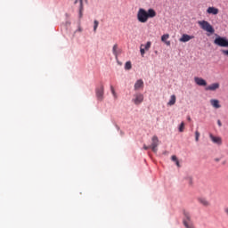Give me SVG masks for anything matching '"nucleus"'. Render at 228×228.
I'll list each match as a JSON object with an SVG mask.
<instances>
[{
	"label": "nucleus",
	"instance_id": "nucleus-1",
	"mask_svg": "<svg viewBox=\"0 0 228 228\" xmlns=\"http://www.w3.org/2000/svg\"><path fill=\"white\" fill-rule=\"evenodd\" d=\"M157 13L154 9H149L145 11L143 8H140L137 12V20H139L142 24H145L149 19H154Z\"/></svg>",
	"mask_w": 228,
	"mask_h": 228
},
{
	"label": "nucleus",
	"instance_id": "nucleus-2",
	"mask_svg": "<svg viewBox=\"0 0 228 228\" xmlns=\"http://www.w3.org/2000/svg\"><path fill=\"white\" fill-rule=\"evenodd\" d=\"M198 24L200 28L203 29V31H207V33H210V35H213V33H215V28L212 27L209 21L200 20L198 21Z\"/></svg>",
	"mask_w": 228,
	"mask_h": 228
},
{
	"label": "nucleus",
	"instance_id": "nucleus-3",
	"mask_svg": "<svg viewBox=\"0 0 228 228\" xmlns=\"http://www.w3.org/2000/svg\"><path fill=\"white\" fill-rule=\"evenodd\" d=\"M183 225L186 228H195L193 223L191 222V216H190V213L188 212L184 213Z\"/></svg>",
	"mask_w": 228,
	"mask_h": 228
},
{
	"label": "nucleus",
	"instance_id": "nucleus-4",
	"mask_svg": "<svg viewBox=\"0 0 228 228\" xmlns=\"http://www.w3.org/2000/svg\"><path fill=\"white\" fill-rule=\"evenodd\" d=\"M214 44L219 47H228V40L225 37H217L214 40Z\"/></svg>",
	"mask_w": 228,
	"mask_h": 228
},
{
	"label": "nucleus",
	"instance_id": "nucleus-5",
	"mask_svg": "<svg viewBox=\"0 0 228 228\" xmlns=\"http://www.w3.org/2000/svg\"><path fill=\"white\" fill-rule=\"evenodd\" d=\"M133 102L138 106L143 102V94L142 93H137L134 94Z\"/></svg>",
	"mask_w": 228,
	"mask_h": 228
},
{
	"label": "nucleus",
	"instance_id": "nucleus-6",
	"mask_svg": "<svg viewBox=\"0 0 228 228\" xmlns=\"http://www.w3.org/2000/svg\"><path fill=\"white\" fill-rule=\"evenodd\" d=\"M151 145L150 146V148L151 149V151L153 152H158V146L159 145V139H158V136L154 135L151 138Z\"/></svg>",
	"mask_w": 228,
	"mask_h": 228
},
{
	"label": "nucleus",
	"instance_id": "nucleus-7",
	"mask_svg": "<svg viewBox=\"0 0 228 228\" xmlns=\"http://www.w3.org/2000/svg\"><path fill=\"white\" fill-rule=\"evenodd\" d=\"M95 93L98 101H102L104 97V86H100V87H97Z\"/></svg>",
	"mask_w": 228,
	"mask_h": 228
},
{
	"label": "nucleus",
	"instance_id": "nucleus-8",
	"mask_svg": "<svg viewBox=\"0 0 228 228\" xmlns=\"http://www.w3.org/2000/svg\"><path fill=\"white\" fill-rule=\"evenodd\" d=\"M218 88H220V83L216 82V83H213L209 86H208L205 90L207 92H216V90H218Z\"/></svg>",
	"mask_w": 228,
	"mask_h": 228
},
{
	"label": "nucleus",
	"instance_id": "nucleus-9",
	"mask_svg": "<svg viewBox=\"0 0 228 228\" xmlns=\"http://www.w3.org/2000/svg\"><path fill=\"white\" fill-rule=\"evenodd\" d=\"M194 83H196L198 86H208V82L202 77H195Z\"/></svg>",
	"mask_w": 228,
	"mask_h": 228
},
{
	"label": "nucleus",
	"instance_id": "nucleus-10",
	"mask_svg": "<svg viewBox=\"0 0 228 228\" xmlns=\"http://www.w3.org/2000/svg\"><path fill=\"white\" fill-rule=\"evenodd\" d=\"M209 138L211 142H213V143H216V145H222L223 143L222 137L220 136H215L212 134H210Z\"/></svg>",
	"mask_w": 228,
	"mask_h": 228
},
{
	"label": "nucleus",
	"instance_id": "nucleus-11",
	"mask_svg": "<svg viewBox=\"0 0 228 228\" xmlns=\"http://www.w3.org/2000/svg\"><path fill=\"white\" fill-rule=\"evenodd\" d=\"M219 12L220 11L216 7H208L207 10V13L209 15H218Z\"/></svg>",
	"mask_w": 228,
	"mask_h": 228
},
{
	"label": "nucleus",
	"instance_id": "nucleus-12",
	"mask_svg": "<svg viewBox=\"0 0 228 228\" xmlns=\"http://www.w3.org/2000/svg\"><path fill=\"white\" fill-rule=\"evenodd\" d=\"M194 37L193 36H190V35H187V34H183L182 36V37L179 39L180 42H183V43H186V42H190V40H193Z\"/></svg>",
	"mask_w": 228,
	"mask_h": 228
},
{
	"label": "nucleus",
	"instance_id": "nucleus-13",
	"mask_svg": "<svg viewBox=\"0 0 228 228\" xmlns=\"http://www.w3.org/2000/svg\"><path fill=\"white\" fill-rule=\"evenodd\" d=\"M210 104L216 110H218V109L222 108V105H220V101H218L216 99L210 100Z\"/></svg>",
	"mask_w": 228,
	"mask_h": 228
},
{
	"label": "nucleus",
	"instance_id": "nucleus-14",
	"mask_svg": "<svg viewBox=\"0 0 228 228\" xmlns=\"http://www.w3.org/2000/svg\"><path fill=\"white\" fill-rule=\"evenodd\" d=\"M198 202L201 204V206H204L205 208H208L210 206L209 201L206 198H198Z\"/></svg>",
	"mask_w": 228,
	"mask_h": 228
},
{
	"label": "nucleus",
	"instance_id": "nucleus-15",
	"mask_svg": "<svg viewBox=\"0 0 228 228\" xmlns=\"http://www.w3.org/2000/svg\"><path fill=\"white\" fill-rule=\"evenodd\" d=\"M134 90H140V88H143V80L139 79L135 82L134 86Z\"/></svg>",
	"mask_w": 228,
	"mask_h": 228
},
{
	"label": "nucleus",
	"instance_id": "nucleus-16",
	"mask_svg": "<svg viewBox=\"0 0 228 228\" xmlns=\"http://www.w3.org/2000/svg\"><path fill=\"white\" fill-rule=\"evenodd\" d=\"M168 38H170V35L169 34H164L161 37V42H164V44H166V45H170V41H167V40H168Z\"/></svg>",
	"mask_w": 228,
	"mask_h": 228
},
{
	"label": "nucleus",
	"instance_id": "nucleus-17",
	"mask_svg": "<svg viewBox=\"0 0 228 228\" xmlns=\"http://www.w3.org/2000/svg\"><path fill=\"white\" fill-rule=\"evenodd\" d=\"M112 53L116 58H118V55L120 54V50H118V45H114L112 48Z\"/></svg>",
	"mask_w": 228,
	"mask_h": 228
},
{
	"label": "nucleus",
	"instance_id": "nucleus-18",
	"mask_svg": "<svg viewBox=\"0 0 228 228\" xmlns=\"http://www.w3.org/2000/svg\"><path fill=\"white\" fill-rule=\"evenodd\" d=\"M176 101H177V98L175 97V94H172L169 102H167V106H174Z\"/></svg>",
	"mask_w": 228,
	"mask_h": 228
},
{
	"label": "nucleus",
	"instance_id": "nucleus-19",
	"mask_svg": "<svg viewBox=\"0 0 228 228\" xmlns=\"http://www.w3.org/2000/svg\"><path fill=\"white\" fill-rule=\"evenodd\" d=\"M185 181L188 183L189 186H193V177L187 176L185 177Z\"/></svg>",
	"mask_w": 228,
	"mask_h": 228
},
{
	"label": "nucleus",
	"instance_id": "nucleus-20",
	"mask_svg": "<svg viewBox=\"0 0 228 228\" xmlns=\"http://www.w3.org/2000/svg\"><path fill=\"white\" fill-rule=\"evenodd\" d=\"M152 45V43L151 41H148L146 45H143L142 49H145L146 51H149L151 49V46Z\"/></svg>",
	"mask_w": 228,
	"mask_h": 228
},
{
	"label": "nucleus",
	"instance_id": "nucleus-21",
	"mask_svg": "<svg viewBox=\"0 0 228 228\" xmlns=\"http://www.w3.org/2000/svg\"><path fill=\"white\" fill-rule=\"evenodd\" d=\"M131 69H133V65L131 64V61H126L125 64V69L131 70Z\"/></svg>",
	"mask_w": 228,
	"mask_h": 228
},
{
	"label": "nucleus",
	"instance_id": "nucleus-22",
	"mask_svg": "<svg viewBox=\"0 0 228 228\" xmlns=\"http://www.w3.org/2000/svg\"><path fill=\"white\" fill-rule=\"evenodd\" d=\"M80 7H79V15L83 17V0H79Z\"/></svg>",
	"mask_w": 228,
	"mask_h": 228
},
{
	"label": "nucleus",
	"instance_id": "nucleus-23",
	"mask_svg": "<svg viewBox=\"0 0 228 228\" xmlns=\"http://www.w3.org/2000/svg\"><path fill=\"white\" fill-rule=\"evenodd\" d=\"M97 28H99V21L97 20H94V33L97 31Z\"/></svg>",
	"mask_w": 228,
	"mask_h": 228
},
{
	"label": "nucleus",
	"instance_id": "nucleus-24",
	"mask_svg": "<svg viewBox=\"0 0 228 228\" xmlns=\"http://www.w3.org/2000/svg\"><path fill=\"white\" fill-rule=\"evenodd\" d=\"M178 131L180 133H183L184 132V122H182L178 127Z\"/></svg>",
	"mask_w": 228,
	"mask_h": 228
},
{
	"label": "nucleus",
	"instance_id": "nucleus-25",
	"mask_svg": "<svg viewBox=\"0 0 228 228\" xmlns=\"http://www.w3.org/2000/svg\"><path fill=\"white\" fill-rule=\"evenodd\" d=\"M145 49L143 48V45H141L140 46V53H141V55L143 57L145 56Z\"/></svg>",
	"mask_w": 228,
	"mask_h": 228
},
{
	"label": "nucleus",
	"instance_id": "nucleus-26",
	"mask_svg": "<svg viewBox=\"0 0 228 228\" xmlns=\"http://www.w3.org/2000/svg\"><path fill=\"white\" fill-rule=\"evenodd\" d=\"M110 92L115 99H117V93L115 92V87H113V86H110Z\"/></svg>",
	"mask_w": 228,
	"mask_h": 228
},
{
	"label": "nucleus",
	"instance_id": "nucleus-27",
	"mask_svg": "<svg viewBox=\"0 0 228 228\" xmlns=\"http://www.w3.org/2000/svg\"><path fill=\"white\" fill-rule=\"evenodd\" d=\"M199 138H200V133L199 131L195 132V140L196 142H199Z\"/></svg>",
	"mask_w": 228,
	"mask_h": 228
},
{
	"label": "nucleus",
	"instance_id": "nucleus-28",
	"mask_svg": "<svg viewBox=\"0 0 228 228\" xmlns=\"http://www.w3.org/2000/svg\"><path fill=\"white\" fill-rule=\"evenodd\" d=\"M171 159H172V161H174L175 163L179 160V159H177V156H175V155H173V156L171 157Z\"/></svg>",
	"mask_w": 228,
	"mask_h": 228
},
{
	"label": "nucleus",
	"instance_id": "nucleus-29",
	"mask_svg": "<svg viewBox=\"0 0 228 228\" xmlns=\"http://www.w3.org/2000/svg\"><path fill=\"white\" fill-rule=\"evenodd\" d=\"M221 53H223L224 56H228V50H221Z\"/></svg>",
	"mask_w": 228,
	"mask_h": 228
},
{
	"label": "nucleus",
	"instance_id": "nucleus-30",
	"mask_svg": "<svg viewBox=\"0 0 228 228\" xmlns=\"http://www.w3.org/2000/svg\"><path fill=\"white\" fill-rule=\"evenodd\" d=\"M148 149H151V146L143 145V150L148 151Z\"/></svg>",
	"mask_w": 228,
	"mask_h": 228
},
{
	"label": "nucleus",
	"instance_id": "nucleus-31",
	"mask_svg": "<svg viewBox=\"0 0 228 228\" xmlns=\"http://www.w3.org/2000/svg\"><path fill=\"white\" fill-rule=\"evenodd\" d=\"M175 163L176 167H178V168L181 167V164L179 163V160H176Z\"/></svg>",
	"mask_w": 228,
	"mask_h": 228
},
{
	"label": "nucleus",
	"instance_id": "nucleus-32",
	"mask_svg": "<svg viewBox=\"0 0 228 228\" xmlns=\"http://www.w3.org/2000/svg\"><path fill=\"white\" fill-rule=\"evenodd\" d=\"M217 126H218L219 127H222V121H220V119L217 120Z\"/></svg>",
	"mask_w": 228,
	"mask_h": 228
},
{
	"label": "nucleus",
	"instance_id": "nucleus-33",
	"mask_svg": "<svg viewBox=\"0 0 228 228\" xmlns=\"http://www.w3.org/2000/svg\"><path fill=\"white\" fill-rule=\"evenodd\" d=\"M187 120H188L189 122H191V118L190 116H188V117H187Z\"/></svg>",
	"mask_w": 228,
	"mask_h": 228
},
{
	"label": "nucleus",
	"instance_id": "nucleus-34",
	"mask_svg": "<svg viewBox=\"0 0 228 228\" xmlns=\"http://www.w3.org/2000/svg\"><path fill=\"white\" fill-rule=\"evenodd\" d=\"M224 213L228 216V208H224Z\"/></svg>",
	"mask_w": 228,
	"mask_h": 228
},
{
	"label": "nucleus",
	"instance_id": "nucleus-35",
	"mask_svg": "<svg viewBox=\"0 0 228 228\" xmlns=\"http://www.w3.org/2000/svg\"><path fill=\"white\" fill-rule=\"evenodd\" d=\"M75 4H77V0L75 1Z\"/></svg>",
	"mask_w": 228,
	"mask_h": 228
},
{
	"label": "nucleus",
	"instance_id": "nucleus-36",
	"mask_svg": "<svg viewBox=\"0 0 228 228\" xmlns=\"http://www.w3.org/2000/svg\"><path fill=\"white\" fill-rule=\"evenodd\" d=\"M86 3H88V0H86Z\"/></svg>",
	"mask_w": 228,
	"mask_h": 228
}]
</instances>
